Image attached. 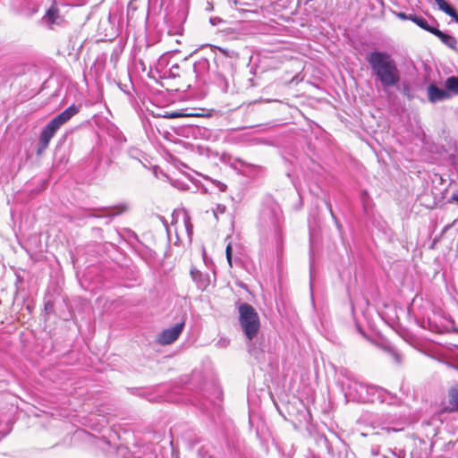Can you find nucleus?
Wrapping results in <instances>:
<instances>
[{
    "label": "nucleus",
    "instance_id": "1",
    "mask_svg": "<svg viewBox=\"0 0 458 458\" xmlns=\"http://www.w3.org/2000/svg\"><path fill=\"white\" fill-rule=\"evenodd\" d=\"M367 61L385 88L400 81V72L394 60L386 52L374 51L367 55Z\"/></svg>",
    "mask_w": 458,
    "mask_h": 458
},
{
    "label": "nucleus",
    "instance_id": "2",
    "mask_svg": "<svg viewBox=\"0 0 458 458\" xmlns=\"http://www.w3.org/2000/svg\"><path fill=\"white\" fill-rule=\"evenodd\" d=\"M80 111V107L72 105L69 107H67L65 110H64L61 114L56 115L55 118H53L42 130L40 136H39V141H38V147L37 149V154L41 155L43 151L47 149L48 147V144L51 140V139L54 137L55 132L59 130V128L66 123L72 116L77 114Z\"/></svg>",
    "mask_w": 458,
    "mask_h": 458
},
{
    "label": "nucleus",
    "instance_id": "3",
    "mask_svg": "<svg viewBox=\"0 0 458 458\" xmlns=\"http://www.w3.org/2000/svg\"><path fill=\"white\" fill-rule=\"evenodd\" d=\"M239 321L243 333L249 340L258 335L260 328L259 317L255 309L249 303H242L239 308Z\"/></svg>",
    "mask_w": 458,
    "mask_h": 458
},
{
    "label": "nucleus",
    "instance_id": "4",
    "mask_svg": "<svg viewBox=\"0 0 458 458\" xmlns=\"http://www.w3.org/2000/svg\"><path fill=\"white\" fill-rule=\"evenodd\" d=\"M185 325V320L175 324L174 327L164 329L157 336V343L161 345H167L173 344L178 339L182 334Z\"/></svg>",
    "mask_w": 458,
    "mask_h": 458
},
{
    "label": "nucleus",
    "instance_id": "5",
    "mask_svg": "<svg viewBox=\"0 0 458 458\" xmlns=\"http://www.w3.org/2000/svg\"><path fill=\"white\" fill-rule=\"evenodd\" d=\"M458 412V386L451 388L447 393V400L441 403L439 414Z\"/></svg>",
    "mask_w": 458,
    "mask_h": 458
},
{
    "label": "nucleus",
    "instance_id": "6",
    "mask_svg": "<svg viewBox=\"0 0 458 458\" xmlns=\"http://www.w3.org/2000/svg\"><path fill=\"white\" fill-rule=\"evenodd\" d=\"M428 100L431 103H436L437 101H441L445 99H448L451 98V94L447 89H439L435 84H430L428 87Z\"/></svg>",
    "mask_w": 458,
    "mask_h": 458
},
{
    "label": "nucleus",
    "instance_id": "7",
    "mask_svg": "<svg viewBox=\"0 0 458 458\" xmlns=\"http://www.w3.org/2000/svg\"><path fill=\"white\" fill-rule=\"evenodd\" d=\"M49 25L60 24L63 18L60 14L56 0H53L51 6L46 11L45 17Z\"/></svg>",
    "mask_w": 458,
    "mask_h": 458
},
{
    "label": "nucleus",
    "instance_id": "8",
    "mask_svg": "<svg viewBox=\"0 0 458 458\" xmlns=\"http://www.w3.org/2000/svg\"><path fill=\"white\" fill-rule=\"evenodd\" d=\"M438 8L454 19L458 22V13L445 0H436Z\"/></svg>",
    "mask_w": 458,
    "mask_h": 458
},
{
    "label": "nucleus",
    "instance_id": "9",
    "mask_svg": "<svg viewBox=\"0 0 458 458\" xmlns=\"http://www.w3.org/2000/svg\"><path fill=\"white\" fill-rule=\"evenodd\" d=\"M409 20H411V21L416 23L421 29H423L432 34H433V31L437 30V28L428 25V21L420 16H417L415 14H410Z\"/></svg>",
    "mask_w": 458,
    "mask_h": 458
},
{
    "label": "nucleus",
    "instance_id": "10",
    "mask_svg": "<svg viewBox=\"0 0 458 458\" xmlns=\"http://www.w3.org/2000/svg\"><path fill=\"white\" fill-rule=\"evenodd\" d=\"M445 87L449 93L458 95V76L448 77L445 80Z\"/></svg>",
    "mask_w": 458,
    "mask_h": 458
},
{
    "label": "nucleus",
    "instance_id": "11",
    "mask_svg": "<svg viewBox=\"0 0 458 458\" xmlns=\"http://www.w3.org/2000/svg\"><path fill=\"white\" fill-rule=\"evenodd\" d=\"M433 35L437 36L443 43L445 45L453 47L454 44L456 43V40L454 37L447 35L441 31L440 30L437 29V30L433 31Z\"/></svg>",
    "mask_w": 458,
    "mask_h": 458
},
{
    "label": "nucleus",
    "instance_id": "12",
    "mask_svg": "<svg viewBox=\"0 0 458 458\" xmlns=\"http://www.w3.org/2000/svg\"><path fill=\"white\" fill-rule=\"evenodd\" d=\"M385 351L395 363H397V364L401 363V357L397 352H395L390 349H386Z\"/></svg>",
    "mask_w": 458,
    "mask_h": 458
},
{
    "label": "nucleus",
    "instance_id": "13",
    "mask_svg": "<svg viewBox=\"0 0 458 458\" xmlns=\"http://www.w3.org/2000/svg\"><path fill=\"white\" fill-rule=\"evenodd\" d=\"M226 259L230 266H232V245L231 243L227 244L225 249Z\"/></svg>",
    "mask_w": 458,
    "mask_h": 458
},
{
    "label": "nucleus",
    "instance_id": "14",
    "mask_svg": "<svg viewBox=\"0 0 458 458\" xmlns=\"http://www.w3.org/2000/svg\"><path fill=\"white\" fill-rule=\"evenodd\" d=\"M191 275L192 279L195 281L199 279L202 276L201 273L199 270H197L196 268L191 269Z\"/></svg>",
    "mask_w": 458,
    "mask_h": 458
},
{
    "label": "nucleus",
    "instance_id": "15",
    "mask_svg": "<svg viewBox=\"0 0 458 458\" xmlns=\"http://www.w3.org/2000/svg\"><path fill=\"white\" fill-rule=\"evenodd\" d=\"M182 116H191V114H181L178 112H173L172 114H170L168 115V117H171V118L182 117Z\"/></svg>",
    "mask_w": 458,
    "mask_h": 458
},
{
    "label": "nucleus",
    "instance_id": "16",
    "mask_svg": "<svg viewBox=\"0 0 458 458\" xmlns=\"http://www.w3.org/2000/svg\"><path fill=\"white\" fill-rule=\"evenodd\" d=\"M397 16L402 19V20H409V15H407L406 13H397Z\"/></svg>",
    "mask_w": 458,
    "mask_h": 458
},
{
    "label": "nucleus",
    "instance_id": "17",
    "mask_svg": "<svg viewBox=\"0 0 458 458\" xmlns=\"http://www.w3.org/2000/svg\"><path fill=\"white\" fill-rule=\"evenodd\" d=\"M451 200L452 201H454L458 204V195L456 194H454L452 197H451Z\"/></svg>",
    "mask_w": 458,
    "mask_h": 458
},
{
    "label": "nucleus",
    "instance_id": "18",
    "mask_svg": "<svg viewBox=\"0 0 458 458\" xmlns=\"http://www.w3.org/2000/svg\"><path fill=\"white\" fill-rule=\"evenodd\" d=\"M125 207H119L118 210L115 212V214H120L125 210Z\"/></svg>",
    "mask_w": 458,
    "mask_h": 458
},
{
    "label": "nucleus",
    "instance_id": "19",
    "mask_svg": "<svg viewBox=\"0 0 458 458\" xmlns=\"http://www.w3.org/2000/svg\"><path fill=\"white\" fill-rule=\"evenodd\" d=\"M384 430H385L386 433H390V432H392V431H396V429H394V428H384Z\"/></svg>",
    "mask_w": 458,
    "mask_h": 458
}]
</instances>
